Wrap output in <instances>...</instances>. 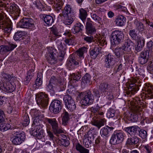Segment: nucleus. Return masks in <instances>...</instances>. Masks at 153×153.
Wrapping results in <instances>:
<instances>
[{
  "mask_svg": "<svg viewBox=\"0 0 153 153\" xmlns=\"http://www.w3.org/2000/svg\"><path fill=\"white\" fill-rule=\"evenodd\" d=\"M87 51L86 48L83 47L77 51V56H75L74 54L70 55L67 63V67L69 70L73 69L81 64L84 60L83 54Z\"/></svg>",
  "mask_w": 153,
  "mask_h": 153,
  "instance_id": "f257e3e1",
  "label": "nucleus"
},
{
  "mask_svg": "<svg viewBox=\"0 0 153 153\" xmlns=\"http://www.w3.org/2000/svg\"><path fill=\"white\" fill-rule=\"evenodd\" d=\"M103 112L98 111L94 114V117L91 121L92 124L99 129L101 127L104 126L106 122L105 119H102L103 117Z\"/></svg>",
  "mask_w": 153,
  "mask_h": 153,
  "instance_id": "f03ea898",
  "label": "nucleus"
},
{
  "mask_svg": "<svg viewBox=\"0 0 153 153\" xmlns=\"http://www.w3.org/2000/svg\"><path fill=\"white\" fill-rule=\"evenodd\" d=\"M43 126L39 120L36 121L35 120H34L31 130L32 134L38 138H41L43 133L42 128Z\"/></svg>",
  "mask_w": 153,
  "mask_h": 153,
  "instance_id": "7ed1b4c3",
  "label": "nucleus"
},
{
  "mask_svg": "<svg viewBox=\"0 0 153 153\" xmlns=\"http://www.w3.org/2000/svg\"><path fill=\"white\" fill-rule=\"evenodd\" d=\"M79 95L82 99L81 102L83 105H86L88 104L90 105L94 101L93 96L90 91L81 92L79 94Z\"/></svg>",
  "mask_w": 153,
  "mask_h": 153,
  "instance_id": "20e7f679",
  "label": "nucleus"
},
{
  "mask_svg": "<svg viewBox=\"0 0 153 153\" xmlns=\"http://www.w3.org/2000/svg\"><path fill=\"white\" fill-rule=\"evenodd\" d=\"M17 26L18 27L28 29L30 30L35 28L33 21L31 19L25 18L22 19L18 23Z\"/></svg>",
  "mask_w": 153,
  "mask_h": 153,
  "instance_id": "39448f33",
  "label": "nucleus"
},
{
  "mask_svg": "<svg viewBox=\"0 0 153 153\" xmlns=\"http://www.w3.org/2000/svg\"><path fill=\"white\" fill-rule=\"evenodd\" d=\"M47 122L51 126L52 131L54 134L56 135L64 133V130L60 126L55 118L47 119Z\"/></svg>",
  "mask_w": 153,
  "mask_h": 153,
  "instance_id": "423d86ee",
  "label": "nucleus"
},
{
  "mask_svg": "<svg viewBox=\"0 0 153 153\" xmlns=\"http://www.w3.org/2000/svg\"><path fill=\"white\" fill-rule=\"evenodd\" d=\"M142 108L141 106L136 105L132 108V112L128 116V119L133 122H135L138 120L137 114H140L142 111Z\"/></svg>",
  "mask_w": 153,
  "mask_h": 153,
  "instance_id": "0eeeda50",
  "label": "nucleus"
},
{
  "mask_svg": "<svg viewBox=\"0 0 153 153\" xmlns=\"http://www.w3.org/2000/svg\"><path fill=\"white\" fill-rule=\"evenodd\" d=\"M123 38V32L119 30H115L113 32L111 35V41L113 45H118L119 44Z\"/></svg>",
  "mask_w": 153,
  "mask_h": 153,
  "instance_id": "6e6552de",
  "label": "nucleus"
},
{
  "mask_svg": "<svg viewBox=\"0 0 153 153\" xmlns=\"http://www.w3.org/2000/svg\"><path fill=\"white\" fill-rule=\"evenodd\" d=\"M36 102L39 105L45 107L47 105L48 103V96L43 92L38 94L36 96Z\"/></svg>",
  "mask_w": 153,
  "mask_h": 153,
  "instance_id": "1a4fd4ad",
  "label": "nucleus"
},
{
  "mask_svg": "<svg viewBox=\"0 0 153 153\" xmlns=\"http://www.w3.org/2000/svg\"><path fill=\"white\" fill-rule=\"evenodd\" d=\"M63 99L66 107L69 110L71 111H73L75 110L76 105L71 96L68 95H65Z\"/></svg>",
  "mask_w": 153,
  "mask_h": 153,
  "instance_id": "9d476101",
  "label": "nucleus"
},
{
  "mask_svg": "<svg viewBox=\"0 0 153 153\" xmlns=\"http://www.w3.org/2000/svg\"><path fill=\"white\" fill-rule=\"evenodd\" d=\"M62 103L58 100H55L51 103L49 109L51 112L55 114L59 113L62 108Z\"/></svg>",
  "mask_w": 153,
  "mask_h": 153,
  "instance_id": "9b49d317",
  "label": "nucleus"
},
{
  "mask_svg": "<svg viewBox=\"0 0 153 153\" xmlns=\"http://www.w3.org/2000/svg\"><path fill=\"white\" fill-rule=\"evenodd\" d=\"M25 135L24 132H16L14 134L12 139L13 143L16 145L20 144L25 139Z\"/></svg>",
  "mask_w": 153,
  "mask_h": 153,
  "instance_id": "f8f14e48",
  "label": "nucleus"
},
{
  "mask_svg": "<svg viewBox=\"0 0 153 153\" xmlns=\"http://www.w3.org/2000/svg\"><path fill=\"white\" fill-rule=\"evenodd\" d=\"M145 97L148 99L153 98V85L150 83H145L143 89Z\"/></svg>",
  "mask_w": 153,
  "mask_h": 153,
  "instance_id": "ddd939ff",
  "label": "nucleus"
},
{
  "mask_svg": "<svg viewBox=\"0 0 153 153\" xmlns=\"http://www.w3.org/2000/svg\"><path fill=\"white\" fill-rule=\"evenodd\" d=\"M105 66L106 68H112L115 64L114 57L113 55L109 53L104 56Z\"/></svg>",
  "mask_w": 153,
  "mask_h": 153,
  "instance_id": "4468645a",
  "label": "nucleus"
},
{
  "mask_svg": "<svg viewBox=\"0 0 153 153\" xmlns=\"http://www.w3.org/2000/svg\"><path fill=\"white\" fill-rule=\"evenodd\" d=\"M93 22L90 18L87 19L86 24V33L88 34L92 35L95 33L96 29L92 24Z\"/></svg>",
  "mask_w": 153,
  "mask_h": 153,
  "instance_id": "2eb2a0df",
  "label": "nucleus"
},
{
  "mask_svg": "<svg viewBox=\"0 0 153 153\" xmlns=\"http://www.w3.org/2000/svg\"><path fill=\"white\" fill-rule=\"evenodd\" d=\"M56 49L52 48H48L47 59L50 63H54L56 60Z\"/></svg>",
  "mask_w": 153,
  "mask_h": 153,
  "instance_id": "dca6fc26",
  "label": "nucleus"
},
{
  "mask_svg": "<svg viewBox=\"0 0 153 153\" xmlns=\"http://www.w3.org/2000/svg\"><path fill=\"white\" fill-rule=\"evenodd\" d=\"M64 35L66 36V37L64 40L63 44L65 46L74 45V39L71 36V33L68 31H66Z\"/></svg>",
  "mask_w": 153,
  "mask_h": 153,
  "instance_id": "f3484780",
  "label": "nucleus"
},
{
  "mask_svg": "<svg viewBox=\"0 0 153 153\" xmlns=\"http://www.w3.org/2000/svg\"><path fill=\"white\" fill-rule=\"evenodd\" d=\"M42 113L36 109L31 110L30 113L33 118V120H35L36 121L39 120V121H41L42 118L44 117V114Z\"/></svg>",
  "mask_w": 153,
  "mask_h": 153,
  "instance_id": "a211bd4d",
  "label": "nucleus"
},
{
  "mask_svg": "<svg viewBox=\"0 0 153 153\" xmlns=\"http://www.w3.org/2000/svg\"><path fill=\"white\" fill-rule=\"evenodd\" d=\"M62 122L61 123V118L60 117H59L58 119V120L60 123L62 124V125L65 126L67 125L68 122L70 119V115L65 110L63 111L61 115Z\"/></svg>",
  "mask_w": 153,
  "mask_h": 153,
  "instance_id": "6ab92c4d",
  "label": "nucleus"
},
{
  "mask_svg": "<svg viewBox=\"0 0 153 153\" xmlns=\"http://www.w3.org/2000/svg\"><path fill=\"white\" fill-rule=\"evenodd\" d=\"M10 82L4 83L2 88L4 91L7 93H11L13 92L15 89V86Z\"/></svg>",
  "mask_w": 153,
  "mask_h": 153,
  "instance_id": "aec40b11",
  "label": "nucleus"
},
{
  "mask_svg": "<svg viewBox=\"0 0 153 153\" xmlns=\"http://www.w3.org/2000/svg\"><path fill=\"white\" fill-rule=\"evenodd\" d=\"M48 3L52 5L57 10L62 8L63 4L62 0H48Z\"/></svg>",
  "mask_w": 153,
  "mask_h": 153,
  "instance_id": "412c9836",
  "label": "nucleus"
},
{
  "mask_svg": "<svg viewBox=\"0 0 153 153\" xmlns=\"http://www.w3.org/2000/svg\"><path fill=\"white\" fill-rule=\"evenodd\" d=\"M10 11L14 14L16 16H19L20 10L18 6L15 4H10Z\"/></svg>",
  "mask_w": 153,
  "mask_h": 153,
  "instance_id": "4be33fe9",
  "label": "nucleus"
},
{
  "mask_svg": "<svg viewBox=\"0 0 153 153\" xmlns=\"http://www.w3.org/2000/svg\"><path fill=\"white\" fill-rule=\"evenodd\" d=\"M114 128L113 127H109L108 126L104 127L102 128L100 130V134L102 137H107L108 136L109 132L112 131Z\"/></svg>",
  "mask_w": 153,
  "mask_h": 153,
  "instance_id": "5701e85b",
  "label": "nucleus"
},
{
  "mask_svg": "<svg viewBox=\"0 0 153 153\" xmlns=\"http://www.w3.org/2000/svg\"><path fill=\"white\" fill-rule=\"evenodd\" d=\"M73 9L71 6L69 4H66L62 11L63 16L72 15Z\"/></svg>",
  "mask_w": 153,
  "mask_h": 153,
  "instance_id": "b1692460",
  "label": "nucleus"
},
{
  "mask_svg": "<svg viewBox=\"0 0 153 153\" xmlns=\"http://www.w3.org/2000/svg\"><path fill=\"white\" fill-rule=\"evenodd\" d=\"M1 27H2V29L6 33H10L12 29V27L10 23L8 22H6L5 21L3 22L2 24H1Z\"/></svg>",
  "mask_w": 153,
  "mask_h": 153,
  "instance_id": "393cba45",
  "label": "nucleus"
},
{
  "mask_svg": "<svg viewBox=\"0 0 153 153\" xmlns=\"http://www.w3.org/2000/svg\"><path fill=\"white\" fill-rule=\"evenodd\" d=\"M140 129V128L136 126H129L125 128L126 131L130 135L135 134L137 131H139Z\"/></svg>",
  "mask_w": 153,
  "mask_h": 153,
  "instance_id": "a878e982",
  "label": "nucleus"
},
{
  "mask_svg": "<svg viewBox=\"0 0 153 153\" xmlns=\"http://www.w3.org/2000/svg\"><path fill=\"white\" fill-rule=\"evenodd\" d=\"M84 26L81 23L79 22L76 23L72 29V31L74 33H77L82 31Z\"/></svg>",
  "mask_w": 153,
  "mask_h": 153,
  "instance_id": "bb28decb",
  "label": "nucleus"
},
{
  "mask_svg": "<svg viewBox=\"0 0 153 153\" xmlns=\"http://www.w3.org/2000/svg\"><path fill=\"white\" fill-rule=\"evenodd\" d=\"M87 16V11L85 9L82 8L79 9V17L84 23L85 21Z\"/></svg>",
  "mask_w": 153,
  "mask_h": 153,
  "instance_id": "cd10ccee",
  "label": "nucleus"
},
{
  "mask_svg": "<svg viewBox=\"0 0 153 153\" xmlns=\"http://www.w3.org/2000/svg\"><path fill=\"white\" fill-rule=\"evenodd\" d=\"M116 23L118 26L124 25L126 22V18L122 15L117 17L116 21Z\"/></svg>",
  "mask_w": 153,
  "mask_h": 153,
  "instance_id": "c85d7f7f",
  "label": "nucleus"
},
{
  "mask_svg": "<svg viewBox=\"0 0 153 153\" xmlns=\"http://www.w3.org/2000/svg\"><path fill=\"white\" fill-rule=\"evenodd\" d=\"M14 78L12 75H10L8 74L4 73L2 75L1 80L4 83L10 82L9 81L11 80H13Z\"/></svg>",
  "mask_w": 153,
  "mask_h": 153,
  "instance_id": "c756f323",
  "label": "nucleus"
},
{
  "mask_svg": "<svg viewBox=\"0 0 153 153\" xmlns=\"http://www.w3.org/2000/svg\"><path fill=\"white\" fill-rule=\"evenodd\" d=\"M145 39L143 37H140L139 41L137 42L135 47V50L137 52L140 51L144 45Z\"/></svg>",
  "mask_w": 153,
  "mask_h": 153,
  "instance_id": "7c9ffc66",
  "label": "nucleus"
},
{
  "mask_svg": "<svg viewBox=\"0 0 153 153\" xmlns=\"http://www.w3.org/2000/svg\"><path fill=\"white\" fill-rule=\"evenodd\" d=\"M134 24L136 30H138L139 32H142L144 30L145 28L144 25L136 19L134 21Z\"/></svg>",
  "mask_w": 153,
  "mask_h": 153,
  "instance_id": "2f4dec72",
  "label": "nucleus"
},
{
  "mask_svg": "<svg viewBox=\"0 0 153 153\" xmlns=\"http://www.w3.org/2000/svg\"><path fill=\"white\" fill-rule=\"evenodd\" d=\"M139 89V87L136 85L135 83L131 82L129 85V91L131 92V93L132 94H134Z\"/></svg>",
  "mask_w": 153,
  "mask_h": 153,
  "instance_id": "473e14b6",
  "label": "nucleus"
},
{
  "mask_svg": "<svg viewBox=\"0 0 153 153\" xmlns=\"http://www.w3.org/2000/svg\"><path fill=\"white\" fill-rule=\"evenodd\" d=\"M76 149L79 153H89V150L83 147L79 143L76 145Z\"/></svg>",
  "mask_w": 153,
  "mask_h": 153,
  "instance_id": "72a5a7b5",
  "label": "nucleus"
},
{
  "mask_svg": "<svg viewBox=\"0 0 153 153\" xmlns=\"http://www.w3.org/2000/svg\"><path fill=\"white\" fill-rule=\"evenodd\" d=\"M138 137L134 136L132 137L128 138L127 140L126 144L129 145H133L137 144L139 142Z\"/></svg>",
  "mask_w": 153,
  "mask_h": 153,
  "instance_id": "f704fd0d",
  "label": "nucleus"
},
{
  "mask_svg": "<svg viewBox=\"0 0 153 153\" xmlns=\"http://www.w3.org/2000/svg\"><path fill=\"white\" fill-rule=\"evenodd\" d=\"M100 49V47L98 46L94 47L93 49L90 52V55L91 57L93 59H95L99 54Z\"/></svg>",
  "mask_w": 153,
  "mask_h": 153,
  "instance_id": "c9c22d12",
  "label": "nucleus"
},
{
  "mask_svg": "<svg viewBox=\"0 0 153 153\" xmlns=\"http://www.w3.org/2000/svg\"><path fill=\"white\" fill-rule=\"evenodd\" d=\"M44 18V22L48 26L51 25L54 22L53 17L50 15H45Z\"/></svg>",
  "mask_w": 153,
  "mask_h": 153,
  "instance_id": "e433bc0d",
  "label": "nucleus"
},
{
  "mask_svg": "<svg viewBox=\"0 0 153 153\" xmlns=\"http://www.w3.org/2000/svg\"><path fill=\"white\" fill-rule=\"evenodd\" d=\"M130 44L131 42L130 41L126 42L121 47L123 51H124L125 52H130L131 48Z\"/></svg>",
  "mask_w": 153,
  "mask_h": 153,
  "instance_id": "4c0bfd02",
  "label": "nucleus"
},
{
  "mask_svg": "<svg viewBox=\"0 0 153 153\" xmlns=\"http://www.w3.org/2000/svg\"><path fill=\"white\" fill-rule=\"evenodd\" d=\"M72 15L63 16L64 18V23L65 25H70L73 22Z\"/></svg>",
  "mask_w": 153,
  "mask_h": 153,
  "instance_id": "58836bf2",
  "label": "nucleus"
},
{
  "mask_svg": "<svg viewBox=\"0 0 153 153\" xmlns=\"http://www.w3.org/2000/svg\"><path fill=\"white\" fill-rule=\"evenodd\" d=\"M147 48L149 51L148 55L149 56H153V42L150 41H149L147 44Z\"/></svg>",
  "mask_w": 153,
  "mask_h": 153,
  "instance_id": "ea45409f",
  "label": "nucleus"
},
{
  "mask_svg": "<svg viewBox=\"0 0 153 153\" xmlns=\"http://www.w3.org/2000/svg\"><path fill=\"white\" fill-rule=\"evenodd\" d=\"M26 33L24 31H18L15 33L13 37V38L15 40H19L23 35Z\"/></svg>",
  "mask_w": 153,
  "mask_h": 153,
  "instance_id": "a19ab883",
  "label": "nucleus"
},
{
  "mask_svg": "<svg viewBox=\"0 0 153 153\" xmlns=\"http://www.w3.org/2000/svg\"><path fill=\"white\" fill-rule=\"evenodd\" d=\"M11 126L9 123L1 124L0 125V131H4L10 129Z\"/></svg>",
  "mask_w": 153,
  "mask_h": 153,
  "instance_id": "79ce46f5",
  "label": "nucleus"
},
{
  "mask_svg": "<svg viewBox=\"0 0 153 153\" xmlns=\"http://www.w3.org/2000/svg\"><path fill=\"white\" fill-rule=\"evenodd\" d=\"M42 76L41 75L37 76V78L36 80L35 84L36 85V88H39L42 85Z\"/></svg>",
  "mask_w": 153,
  "mask_h": 153,
  "instance_id": "37998d69",
  "label": "nucleus"
},
{
  "mask_svg": "<svg viewBox=\"0 0 153 153\" xmlns=\"http://www.w3.org/2000/svg\"><path fill=\"white\" fill-rule=\"evenodd\" d=\"M110 142L113 145L120 143L115 133L112 135Z\"/></svg>",
  "mask_w": 153,
  "mask_h": 153,
  "instance_id": "c03bdc74",
  "label": "nucleus"
},
{
  "mask_svg": "<svg viewBox=\"0 0 153 153\" xmlns=\"http://www.w3.org/2000/svg\"><path fill=\"white\" fill-rule=\"evenodd\" d=\"M114 53L116 56L120 57L123 54L124 52L121 48H117L114 50Z\"/></svg>",
  "mask_w": 153,
  "mask_h": 153,
  "instance_id": "a18cd8bd",
  "label": "nucleus"
},
{
  "mask_svg": "<svg viewBox=\"0 0 153 153\" xmlns=\"http://www.w3.org/2000/svg\"><path fill=\"white\" fill-rule=\"evenodd\" d=\"M23 125L25 127L27 126L30 123L29 118L28 115L27 114L25 113L23 117Z\"/></svg>",
  "mask_w": 153,
  "mask_h": 153,
  "instance_id": "49530a36",
  "label": "nucleus"
},
{
  "mask_svg": "<svg viewBox=\"0 0 153 153\" xmlns=\"http://www.w3.org/2000/svg\"><path fill=\"white\" fill-rule=\"evenodd\" d=\"M33 4L38 9L42 10L43 8V5L42 4L39 0H36L33 2Z\"/></svg>",
  "mask_w": 153,
  "mask_h": 153,
  "instance_id": "de8ad7c7",
  "label": "nucleus"
},
{
  "mask_svg": "<svg viewBox=\"0 0 153 153\" xmlns=\"http://www.w3.org/2000/svg\"><path fill=\"white\" fill-rule=\"evenodd\" d=\"M108 84L107 82H103L100 84V88L103 92H106L108 90Z\"/></svg>",
  "mask_w": 153,
  "mask_h": 153,
  "instance_id": "09e8293b",
  "label": "nucleus"
},
{
  "mask_svg": "<svg viewBox=\"0 0 153 153\" xmlns=\"http://www.w3.org/2000/svg\"><path fill=\"white\" fill-rule=\"evenodd\" d=\"M91 79L90 75L88 74H86L82 78V82L84 83H89Z\"/></svg>",
  "mask_w": 153,
  "mask_h": 153,
  "instance_id": "8fccbe9b",
  "label": "nucleus"
},
{
  "mask_svg": "<svg viewBox=\"0 0 153 153\" xmlns=\"http://www.w3.org/2000/svg\"><path fill=\"white\" fill-rule=\"evenodd\" d=\"M91 16L92 18L95 22H98L100 24L102 21L101 18L97 15L94 13L91 14Z\"/></svg>",
  "mask_w": 153,
  "mask_h": 153,
  "instance_id": "3c124183",
  "label": "nucleus"
},
{
  "mask_svg": "<svg viewBox=\"0 0 153 153\" xmlns=\"http://www.w3.org/2000/svg\"><path fill=\"white\" fill-rule=\"evenodd\" d=\"M117 139H118L119 142L121 143L123 140L125 134L122 132L115 133Z\"/></svg>",
  "mask_w": 153,
  "mask_h": 153,
  "instance_id": "603ef678",
  "label": "nucleus"
},
{
  "mask_svg": "<svg viewBox=\"0 0 153 153\" xmlns=\"http://www.w3.org/2000/svg\"><path fill=\"white\" fill-rule=\"evenodd\" d=\"M129 35L134 40L137 39V34L135 29L130 30L129 31Z\"/></svg>",
  "mask_w": 153,
  "mask_h": 153,
  "instance_id": "864d4df0",
  "label": "nucleus"
},
{
  "mask_svg": "<svg viewBox=\"0 0 153 153\" xmlns=\"http://www.w3.org/2000/svg\"><path fill=\"white\" fill-rule=\"evenodd\" d=\"M9 49L7 45H2L0 46V52L1 54H4L9 52Z\"/></svg>",
  "mask_w": 153,
  "mask_h": 153,
  "instance_id": "5fc2aeb1",
  "label": "nucleus"
},
{
  "mask_svg": "<svg viewBox=\"0 0 153 153\" xmlns=\"http://www.w3.org/2000/svg\"><path fill=\"white\" fill-rule=\"evenodd\" d=\"M139 136L142 139H146L147 137V132L141 129L139 131Z\"/></svg>",
  "mask_w": 153,
  "mask_h": 153,
  "instance_id": "6e6d98bb",
  "label": "nucleus"
},
{
  "mask_svg": "<svg viewBox=\"0 0 153 153\" xmlns=\"http://www.w3.org/2000/svg\"><path fill=\"white\" fill-rule=\"evenodd\" d=\"M115 111L114 110L110 108L107 113V116L108 118H112L114 116Z\"/></svg>",
  "mask_w": 153,
  "mask_h": 153,
  "instance_id": "4d7b16f0",
  "label": "nucleus"
},
{
  "mask_svg": "<svg viewBox=\"0 0 153 153\" xmlns=\"http://www.w3.org/2000/svg\"><path fill=\"white\" fill-rule=\"evenodd\" d=\"M83 143L86 147L88 148L89 147V145L91 143V140L89 139L88 137H85L83 140Z\"/></svg>",
  "mask_w": 153,
  "mask_h": 153,
  "instance_id": "13d9d810",
  "label": "nucleus"
},
{
  "mask_svg": "<svg viewBox=\"0 0 153 153\" xmlns=\"http://www.w3.org/2000/svg\"><path fill=\"white\" fill-rule=\"evenodd\" d=\"M149 51L147 50L146 51H144L140 53V57L142 58H146V59L148 58V57H150L152 56H149L148 55Z\"/></svg>",
  "mask_w": 153,
  "mask_h": 153,
  "instance_id": "bf43d9fd",
  "label": "nucleus"
},
{
  "mask_svg": "<svg viewBox=\"0 0 153 153\" xmlns=\"http://www.w3.org/2000/svg\"><path fill=\"white\" fill-rule=\"evenodd\" d=\"M142 147L146 150L147 153H151L152 152L151 147L148 144L143 146Z\"/></svg>",
  "mask_w": 153,
  "mask_h": 153,
  "instance_id": "052dcab7",
  "label": "nucleus"
},
{
  "mask_svg": "<svg viewBox=\"0 0 153 153\" xmlns=\"http://www.w3.org/2000/svg\"><path fill=\"white\" fill-rule=\"evenodd\" d=\"M64 51H59L58 53V58L59 61H62L64 59Z\"/></svg>",
  "mask_w": 153,
  "mask_h": 153,
  "instance_id": "680f3d73",
  "label": "nucleus"
},
{
  "mask_svg": "<svg viewBox=\"0 0 153 153\" xmlns=\"http://www.w3.org/2000/svg\"><path fill=\"white\" fill-rule=\"evenodd\" d=\"M7 46L8 47L9 51H11L16 48L17 47V45L16 44L9 43L8 45H7Z\"/></svg>",
  "mask_w": 153,
  "mask_h": 153,
  "instance_id": "e2e57ef3",
  "label": "nucleus"
},
{
  "mask_svg": "<svg viewBox=\"0 0 153 153\" xmlns=\"http://www.w3.org/2000/svg\"><path fill=\"white\" fill-rule=\"evenodd\" d=\"M93 38L92 36H85L84 37L83 39L86 42L90 43L92 42L93 40Z\"/></svg>",
  "mask_w": 153,
  "mask_h": 153,
  "instance_id": "0e129e2a",
  "label": "nucleus"
},
{
  "mask_svg": "<svg viewBox=\"0 0 153 153\" xmlns=\"http://www.w3.org/2000/svg\"><path fill=\"white\" fill-rule=\"evenodd\" d=\"M5 14L3 12L1 13H1L0 12V21H2L1 22V24H2V23L4 21L6 22H8L7 20H5Z\"/></svg>",
  "mask_w": 153,
  "mask_h": 153,
  "instance_id": "69168bd1",
  "label": "nucleus"
},
{
  "mask_svg": "<svg viewBox=\"0 0 153 153\" xmlns=\"http://www.w3.org/2000/svg\"><path fill=\"white\" fill-rule=\"evenodd\" d=\"M148 60L146 58L139 57V62L141 64H144L147 62Z\"/></svg>",
  "mask_w": 153,
  "mask_h": 153,
  "instance_id": "338daca9",
  "label": "nucleus"
},
{
  "mask_svg": "<svg viewBox=\"0 0 153 153\" xmlns=\"http://www.w3.org/2000/svg\"><path fill=\"white\" fill-rule=\"evenodd\" d=\"M34 72V69H30L28 71L27 73V75L29 77V79H31L33 76V72Z\"/></svg>",
  "mask_w": 153,
  "mask_h": 153,
  "instance_id": "774afa93",
  "label": "nucleus"
}]
</instances>
